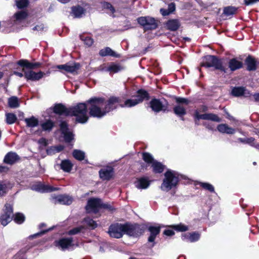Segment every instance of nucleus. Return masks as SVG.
<instances>
[{
  "label": "nucleus",
  "mask_w": 259,
  "mask_h": 259,
  "mask_svg": "<svg viewBox=\"0 0 259 259\" xmlns=\"http://www.w3.org/2000/svg\"><path fill=\"white\" fill-rule=\"evenodd\" d=\"M88 105L85 103H79L76 106L66 108L64 105L58 104L54 107V112L58 114H65L68 116H74L76 121L81 123H85L88 120L87 114Z\"/></svg>",
  "instance_id": "obj_1"
},
{
  "label": "nucleus",
  "mask_w": 259,
  "mask_h": 259,
  "mask_svg": "<svg viewBox=\"0 0 259 259\" xmlns=\"http://www.w3.org/2000/svg\"><path fill=\"white\" fill-rule=\"evenodd\" d=\"M90 114L92 116L101 118L110 111V107H105L104 100L102 98H91L87 101Z\"/></svg>",
  "instance_id": "obj_2"
},
{
  "label": "nucleus",
  "mask_w": 259,
  "mask_h": 259,
  "mask_svg": "<svg viewBox=\"0 0 259 259\" xmlns=\"http://www.w3.org/2000/svg\"><path fill=\"white\" fill-rule=\"evenodd\" d=\"M165 178L161 185L162 191L167 192L175 187L179 182V175L175 171L167 170L164 174Z\"/></svg>",
  "instance_id": "obj_3"
},
{
  "label": "nucleus",
  "mask_w": 259,
  "mask_h": 259,
  "mask_svg": "<svg viewBox=\"0 0 259 259\" xmlns=\"http://www.w3.org/2000/svg\"><path fill=\"white\" fill-rule=\"evenodd\" d=\"M201 66L205 67H213L215 69L220 70L224 72H226L227 70V68L222 65L220 60L215 56L211 55H208L204 58L203 62L201 63Z\"/></svg>",
  "instance_id": "obj_4"
},
{
  "label": "nucleus",
  "mask_w": 259,
  "mask_h": 259,
  "mask_svg": "<svg viewBox=\"0 0 259 259\" xmlns=\"http://www.w3.org/2000/svg\"><path fill=\"white\" fill-rule=\"evenodd\" d=\"M135 99H128L124 102L123 105L121 107H131L134 106L138 104L143 102L144 99H148L149 96L148 93L143 90H140L137 92V95L135 97Z\"/></svg>",
  "instance_id": "obj_5"
},
{
  "label": "nucleus",
  "mask_w": 259,
  "mask_h": 259,
  "mask_svg": "<svg viewBox=\"0 0 259 259\" xmlns=\"http://www.w3.org/2000/svg\"><path fill=\"white\" fill-rule=\"evenodd\" d=\"M138 22L145 30L155 29L158 27L157 21L151 17H141L138 19Z\"/></svg>",
  "instance_id": "obj_6"
},
{
  "label": "nucleus",
  "mask_w": 259,
  "mask_h": 259,
  "mask_svg": "<svg viewBox=\"0 0 259 259\" xmlns=\"http://www.w3.org/2000/svg\"><path fill=\"white\" fill-rule=\"evenodd\" d=\"M143 159L147 163H151L153 171L155 173L162 172L164 168V166L160 162L154 161L153 157L148 153H143Z\"/></svg>",
  "instance_id": "obj_7"
},
{
  "label": "nucleus",
  "mask_w": 259,
  "mask_h": 259,
  "mask_svg": "<svg viewBox=\"0 0 259 259\" xmlns=\"http://www.w3.org/2000/svg\"><path fill=\"white\" fill-rule=\"evenodd\" d=\"M13 208L10 204H6L5 206L4 212L0 217V222L2 225L6 226L10 223L12 219Z\"/></svg>",
  "instance_id": "obj_8"
},
{
  "label": "nucleus",
  "mask_w": 259,
  "mask_h": 259,
  "mask_svg": "<svg viewBox=\"0 0 259 259\" xmlns=\"http://www.w3.org/2000/svg\"><path fill=\"white\" fill-rule=\"evenodd\" d=\"M124 234L130 236L137 237L142 234L143 231L140 225H124Z\"/></svg>",
  "instance_id": "obj_9"
},
{
  "label": "nucleus",
  "mask_w": 259,
  "mask_h": 259,
  "mask_svg": "<svg viewBox=\"0 0 259 259\" xmlns=\"http://www.w3.org/2000/svg\"><path fill=\"white\" fill-rule=\"evenodd\" d=\"M124 225L113 224L110 226L108 233L112 237L120 238L124 234Z\"/></svg>",
  "instance_id": "obj_10"
},
{
  "label": "nucleus",
  "mask_w": 259,
  "mask_h": 259,
  "mask_svg": "<svg viewBox=\"0 0 259 259\" xmlns=\"http://www.w3.org/2000/svg\"><path fill=\"white\" fill-rule=\"evenodd\" d=\"M102 205V202L100 199L91 198L88 201L86 210L89 213L93 212L96 213L98 212L99 209L101 208Z\"/></svg>",
  "instance_id": "obj_11"
},
{
  "label": "nucleus",
  "mask_w": 259,
  "mask_h": 259,
  "mask_svg": "<svg viewBox=\"0 0 259 259\" xmlns=\"http://www.w3.org/2000/svg\"><path fill=\"white\" fill-rule=\"evenodd\" d=\"M22 72L24 73V77L27 80L38 81L42 78L45 75L42 71L35 72L32 70L22 68Z\"/></svg>",
  "instance_id": "obj_12"
},
{
  "label": "nucleus",
  "mask_w": 259,
  "mask_h": 259,
  "mask_svg": "<svg viewBox=\"0 0 259 259\" xmlns=\"http://www.w3.org/2000/svg\"><path fill=\"white\" fill-rule=\"evenodd\" d=\"M123 69V67L118 64L110 63L104 64L99 67V70L102 71L108 72L110 74L117 73Z\"/></svg>",
  "instance_id": "obj_13"
},
{
  "label": "nucleus",
  "mask_w": 259,
  "mask_h": 259,
  "mask_svg": "<svg viewBox=\"0 0 259 259\" xmlns=\"http://www.w3.org/2000/svg\"><path fill=\"white\" fill-rule=\"evenodd\" d=\"M56 245L63 250L73 247L75 245L72 238H62L56 242Z\"/></svg>",
  "instance_id": "obj_14"
},
{
  "label": "nucleus",
  "mask_w": 259,
  "mask_h": 259,
  "mask_svg": "<svg viewBox=\"0 0 259 259\" xmlns=\"http://www.w3.org/2000/svg\"><path fill=\"white\" fill-rule=\"evenodd\" d=\"M195 118L196 120L204 119V120H210L216 122H220L221 119L215 114L211 113H205L203 114H200L198 112H196L195 114ZM196 123L197 121H196Z\"/></svg>",
  "instance_id": "obj_15"
},
{
  "label": "nucleus",
  "mask_w": 259,
  "mask_h": 259,
  "mask_svg": "<svg viewBox=\"0 0 259 259\" xmlns=\"http://www.w3.org/2000/svg\"><path fill=\"white\" fill-rule=\"evenodd\" d=\"M80 65L78 63H67L64 65H58L57 68L62 69L66 72L74 73L79 69Z\"/></svg>",
  "instance_id": "obj_16"
},
{
  "label": "nucleus",
  "mask_w": 259,
  "mask_h": 259,
  "mask_svg": "<svg viewBox=\"0 0 259 259\" xmlns=\"http://www.w3.org/2000/svg\"><path fill=\"white\" fill-rule=\"evenodd\" d=\"M113 170L111 167L102 168L99 171V175L101 179L103 180H109L113 176Z\"/></svg>",
  "instance_id": "obj_17"
},
{
  "label": "nucleus",
  "mask_w": 259,
  "mask_h": 259,
  "mask_svg": "<svg viewBox=\"0 0 259 259\" xmlns=\"http://www.w3.org/2000/svg\"><path fill=\"white\" fill-rule=\"evenodd\" d=\"M17 63L20 66L23 67V68L30 70H32L41 66V63L39 62L30 63L26 60H20Z\"/></svg>",
  "instance_id": "obj_18"
},
{
  "label": "nucleus",
  "mask_w": 259,
  "mask_h": 259,
  "mask_svg": "<svg viewBox=\"0 0 259 259\" xmlns=\"http://www.w3.org/2000/svg\"><path fill=\"white\" fill-rule=\"evenodd\" d=\"M232 94L235 97L243 96L247 97L250 96V93L244 87H235L232 89Z\"/></svg>",
  "instance_id": "obj_19"
},
{
  "label": "nucleus",
  "mask_w": 259,
  "mask_h": 259,
  "mask_svg": "<svg viewBox=\"0 0 259 259\" xmlns=\"http://www.w3.org/2000/svg\"><path fill=\"white\" fill-rule=\"evenodd\" d=\"M19 159V156L15 152H10L6 154L4 161L9 164H13Z\"/></svg>",
  "instance_id": "obj_20"
},
{
  "label": "nucleus",
  "mask_w": 259,
  "mask_h": 259,
  "mask_svg": "<svg viewBox=\"0 0 259 259\" xmlns=\"http://www.w3.org/2000/svg\"><path fill=\"white\" fill-rule=\"evenodd\" d=\"M73 198L68 195H60L55 198V203H59L62 204L69 205L72 203Z\"/></svg>",
  "instance_id": "obj_21"
},
{
  "label": "nucleus",
  "mask_w": 259,
  "mask_h": 259,
  "mask_svg": "<svg viewBox=\"0 0 259 259\" xmlns=\"http://www.w3.org/2000/svg\"><path fill=\"white\" fill-rule=\"evenodd\" d=\"M180 26V23L178 20L171 19L167 21L165 24L166 28L171 31H176Z\"/></svg>",
  "instance_id": "obj_22"
},
{
  "label": "nucleus",
  "mask_w": 259,
  "mask_h": 259,
  "mask_svg": "<svg viewBox=\"0 0 259 259\" xmlns=\"http://www.w3.org/2000/svg\"><path fill=\"white\" fill-rule=\"evenodd\" d=\"M228 65L229 68L232 71L239 69L242 68L243 66L242 63L236 58L231 59L228 63Z\"/></svg>",
  "instance_id": "obj_23"
},
{
  "label": "nucleus",
  "mask_w": 259,
  "mask_h": 259,
  "mask_svg": "<svg viewBox=\"0 0 259 259\" xmlns=\"http://www.w3.org/2000/svg\"><path fill=\"white\" fill-rule=\"evenodd\" d=\"M217 130L222 134H233L235 129L229 126L227 124H220L217 126Z\"/></svg>",
  "instance_id": "obj_24"
},
{
  "label": "nucleus",
  "mask_w": 259,
  "mask_h": 259,
  "mask_svg": "<svg viewBox=\"0 0 259 259\" xmlns=\"http://www.w3.org/2000/svg\"><path fill=\"white\" fill-rule=\"evenodd\" d=\"M150 185V182L147 179L141 178L135 182V186L138 189H144L147 188Z\"/></svg>",
  "instance_id": "obj_25"
},
{
  "label": "nucleus",
  "mask_w": 259,
  "mask_h": 259,
  "mask_svg": "<svg viewBox=\"0 0 259 259\" xmlns=\"http://www.w3.org/2000/svg\"><path fill=\"white\" fill-rule=\"evenodd\" d=\"M159 227L151 226L148 228V230L150 232V235L148 238V241L149 242H153L155 239L156 236L160 232Z\"/></svg>",
  "instance_id": "obj_26"
},
{
  "label": "nucleus",
  "mask_w": 259,
  "mask_h": 259,
  "mask_svg": "<svg viewBox=\"0 0 259 259\" xmlns=\"http://www.w3.org/2000/svg\"><path fill=\"white\" fill-rule=\"evenodd\" d=\"M200 235L197 233L183 235L182 237V240L191 242H195L199 240Z\"/></svg>",
  "instance_id": "obj_27"
},
{
  "label": "nucleus",
  "mask_w": 259,
  "mask_h": 259,
  "mask_svg": "<svg viewBox=\"0 0 259 259\" xmlns=\"http://www.w3.org/2000/svg\"><path fill=\"white\" fill-rule=\"evenodd\" d=\"M150 107L155 112H158L162 110L163 106L161 102L157 99H153L150 102Z\"/></svg>",
  "instance_id": "obj_28"
},
{
  "label": "nucleus",
  "mask_w": 259,
  "mask_h": 259,
  "mask_svg": "<svg viewBox=\"0 0 259 259\" xmlns=\"http://www.w3.org/2000/svg\"><path fill=\"white\" fill-rule=\"evenodd\" d=\"M245 64L247 66V69L248 71H253L256 70V62L255 60L251 56H248L245 59Z\"/></svg>",
  "instance_id": "obj_29"
},
{
  "label": "nucleus",
  "mask_w": 259,
  "mask_h": 259,
  "mask_svg": "<svg viewBox=\"0 0 259 259\" xmlns=\"http://www.w3.org/2000/svg\"><path fill=\"white\" fill-rule=\"evenodd\" d=\"M99 55L102 57L109 56L112 57H119V55L116 54V53L109 47H106L101 50L99 52Z\"/></svg>",
  "instance_id": "obj_30"
},
{
  "label": "nucleus",
  "mask_w": 259,
  "mask_h": 259,
  "mask_svg": "<svg viewBox=\"0 0 259 259\" xmlns=\"http://www.w3.org/2000/svg\"><path fill=\"white\" fill-rule=\"evenodd\" d=\"M33 189L40 192H51L57 190L56 188H53L49 185H45L43 184H38Z\"/></svg>",
  "instance_id": "obj_31"
},
{
  "label": "nucleus",
  "mask_w": 259,
  "mask_h": 259,
  "mask_svg": "<svg viewBox=\"0 0 259 259\" xmlns=\"http://www.w3.org/2000/svg\"><path fill=\"white\" fill-rule=\"evenodd\" d=\"M73 164L68 159L62 160L60 163L61 169L65 172H70L71 170Z\"/></svg>",
  "instance_id": "obj_32"
},
{
  "label": "nucleus",
  "mask_w": 259,
  "mask_h": 259,
  "mask_svg": "<svg viewBox=\"0 0 259 259\" xmlns=\"http://www.w3.org/2000/svg\"><path fill=\"white\" fill-rule=\"evenodd\" d=\"M120 103V100L118 98L115 97H111L108 101V103L106 104H105V107H108V108L109 109V107H110V111L115 109L117 107V105Z\"/></svg>",
  "instance_id": "obj_33"
},
{
  "label": "nucleus",
  "mask_w": 259,
  "mask_h": 259,
  "mask_svg": "<svg viewBox=\"0 0 259 259\" xmlns=\"http://www.w3.org/2000/svg\"><path fill=\"white\" fill-rule=\"evenodd\" d=\"M72 14L76 18L81 17L85 13V10L80 7H73L72 8Z\"/></svg>",
  "instance_id": "obj_34"
},
{
  "label": "nucleus",
  "mask_w": 259,
  "mask_h": 259,
  "mask_svg": "<svg viewBox=\"0 0 259 259\" xmlns=\"http://www.w3.org/2000/svg\"><path fill=\"white\" fill-rule=\"evenodd\" d=\"M24 120L26 123L27 126L30 127H35L38 124V121L37 119L33 116L30 118H25Z\"/></svg>",
  "instance_id": "obj_35"
},
{
  "label": "nucleus",
  "mask_w": 259,
  "mask_h": 259,
  "mask_svg": "<svg viewBox=\"0 0 259 259\" xmlns=\"http://www.w3.org/2000/svg\"><path fill=\"white\" fill-rule=\"evenodd\" d=\"M174 111L176 115L180 117L184 116L186 113L185 108L180 105L176 106L174 108Z\"/></svg>",
  "instance_id": "obj_36"
},
{
  "label": "nucleus",
  "mask_w": 259,
  "mask_h": 259,
  "mask_svg": "<svg viewBox=\"0 0 259 259\" xmlns=\"http://www.w3.org/2000/svg\"><path fill=\"white\" fill-rule=\"evenodd\" d=\"M8 104L11 108H15L19 106L18 99L16 97H12L9 99Z\"/></svg>",
  "instance_id": "obj_37"
},
{
  "label": "nucleus",
  "mask_w": 259,
  "mask_h": 259,
  "mask_svg": "<svg viewBox=\"0 0 259 259\" xmlns=\"http://www.w3.org/2000/svg\"><path fill=\"white\" fill-rule=\"evenodd\" d=\"M6 122L9 124H11L15 122L17 120V117L13 113H8L6 114Z\"/></svg>",
  "instance_id": "obj_38"
},
{
  "label": "nucleus",
  "mask_w": 259,
  "mask_h": 259,
  "mask_svg": "<svg viewBox=\"0 0 259 259\" xmlns=\"http://www.w3.org/2000/svg\"><path fill=\"white\" fill-rule=\"evenodd\" d=\"M27 15L28 14L27 12L25 11H20L16 13L14 15V18H15L16 20L21 21L25 19L27 17Z\"/></svg>",
  "instance_id": "obj_39"
},
{
  "label": "nucleus",
  "mask_w": 259,
  "mask_h": 259,
  "mask_svg": "<svg viewBox=\"0 0 259 259\" xmlns=\"http://www.w3.org/2000/svg\"><path fill=\"white\" fill-rule=\"evenodd\" d=\"M73 156L75 159L82 160L84 158V153L80 150H74L73 152Z\"/></svg>",
  "instance_id": "obj_40"
},
{
  "label": "nucleus",
  "mask_w": 259,
  "mask_h": 259,
  "mask_svg": "<svg viewBox=\"0 0 259 259\" xmlns=\"http://www.w3.org/2000/svg\"><path fill=\"white\" fill-rule=\"evenodd\" d=\"M237 9L233 7H227L224 9V14L226 16L233 15L236 13Z\"/></svg>",
  "instance_id": "obj_41"
},
{
  "label": "nucleus",
  "mask_w": 259,
  "mask_h": 259,
  "mask_svg": "<svg viewBox=\"0 0 259 259\" xmlns=\"http://www.w3.org/2000/svg\"><path fill=\"white\" fill-rule=\"evenodd\" d=\"M41 127L44 131H50L54 126V122L51 120H47L41 124Z\"/></svg>",
  "instance_id": "obj_42"
},
{
  "label": "nucleus",
  "mask_w": 259,
  "mask_h": 259,
  "mask_svg": "<svg viewBox=\"0 0 259 259\" xmlns=\"http://www.w3.org/2000/svg\"><path fill=\"white\" fill-rule=\"evenodd\" d=\"M80 38L84 42V44L88 47L91 46L93 44V39L89 36H85L83 35H80Z\"/></svg>",
  "instance_id": "obj_43"
},
{
  "label": "nucleus",
  "mask_w": 259,
  "mask_h": 259,
  "mask_svg": "<svg viewBox=\"0 0 259 259\" xmlns=\"http://www.w3.org/2000/svg\"><path fill=\"white\" fill-rule=\"evenodd\" d=\"M25 220V216L21 213H17L14 215V221L17 224H22Z\"/></svg>",
  "instance_id": "obj_44"
},
{
  "label": "nucleus",
  "mask_w": 259,
  "mask_h": 259,
  "mask_svg": "<svg viewBox=\"0 0 259 259\" xmlns=\"http://www.w3.org/2000/svg\"><path fill=\"white\" fill-rule=\"evenodd\" d=\"M84 227L82 226H80L79 227H77L74 228L68 232V234L69 235H75L79 232H80L83 229H84Z\"/></svg>",
  "instance_id": "obj_45"
},
{
  "label": "nucleus",
  "mask_w": 259,
  "mask_h": 259,
  "mask_svg": "<svg viewBox=\"0 0 259 259\" xmlns=\"http://www.w3.org/2000/svg\"><path fill=\"white\" fill-rule=\"evenodd\" d=\"M63 134L66 142H70L73 139V135L69 131L63 133Z\"/></svg>",
  "instance_id": "obj_46"
},
{
  "label": "nucleus",
  "mask_w": 259,
  "mask_h": 259,
  "mask_svg": "<svg viewBox=\"0 0 259 259\" xmlns=\"http://www.w3.org/2000/svg\"><path fill=\"white\" fill-rule=\"evenodd\" d=\"M200 186L204 189L207 190L210 192H213L214 191L213 186L207 183H201Z\"/></svg>",
  "instance_id": "obj_47"
},
{
  "label": "nucleus",
  "mask_w": 259,
  "mask_h": 259,
  "mask_svg": "<svg viewBox=\"0 0 259 259\" xmlns=\"http://www.w3.org/2000/svg\"><path fill=\"white\" fill-rule=\"evenodd\" d=\"M16 2L17 7L19 9L26 7L28 4V0H19L17 1Z\"/></svg>",
  "instance_id": "obj_48"
},
{
  "label": "nucleus",
  "mask_w": 259,
  "mask_h": 259,
  "mask_svg": "<svg viewBox=\"0 0 259 259\" xmlns=\"http://www.w3.org/2000/svg\"><path fill=\"white\" fill-rule=\"evenodd\" d=\"M84 221L92 229H94L97 226V224L96 222L91 219L85 218L84 219Z\"/></svg>",
  "instance_id": "obj_49"
},
{
  "label": "nucleus",
  "mask_w": 259,
  "mask_h": 259,
  "mask_svg": "<svg viewBox=\"0 0 259 259\" xmlns=\"http://www.w3.org/2000/svg\"><path fill=\"white\" fill-rule=\"evenodd\" d=\"M173 228L179 231H186L188 229L187 226L182 224L173 226Z\"/></svg>",
  "instance_id": "obj_50"
},
{
  "label": "nucleus",
  "mask_w": 259,
  "mask_h": 259,
  "mask_svg": "<svg viewBox=\"0 0 259 259\" xmlns=\"http://www.w3.org/2000/svg\"><path fill=\"white\" fill-rule=\"evenodd\" d=\"M60 128L62 134L68 131V125L66 122L63 121L60 124Z\"/></svg>",
  "instance_id": "obj_51"
},
{
  "label": "nucleus",
  "mask_w": 259,
  "mask_h": 259,
  "mask_svg": "<svg viewBox=\"0 0 259 259\" xmlns=\"http://www.w3.org/2000/svg\"><path fill=\"white\" fill-rule=\"evenodd\" d=\"M254 139L252 138L247 139L246 143L249 144L251 146L255 147L257 149H259V145H255L253 143Z\"/></svg>",
  "instance_id": "obj_52"
},
{
  "label": "nucleus",
  "mask_w": 259,
  "mask_h": 259,
  "mask_svg": "<svg viewBox=\"0 0 259 259\" xmlns=\"http://www.w3.org/2000/svg\"><path fill=\"white\" fill-rule=\"evenodd\" d=\"M45 28L43 24H40L34 27L33 30L41 32L45 30Z\"/></svg>",
  "instance_id": "obj_53"
},
{
  "label": "nucleus",
  "mask_w": 259,
  "mask_h": 259,
  "mask_svg": "<svg viewBox=\"0 0 259 259\" xmlns=\"http://www.w3.org/2000/svg\"><path fill=\"white\" fill-rule=\"evenodd\" d=\"M47 152L49 155H53L57 153L55 146H51L47 150Z\"/></svg>",
  "instance_id": "obj_54"
},
{
  "label": "nucleus",
  "mask_w": 259,
  "mask_h": 259,
  "mask_svg": "<svg viewBox=\"0 0 259 259\" xmlns=\"http://www.w3.org/2000/svg\"><path fill=\"white\" fill-rule=\"evenodd\" d=\"M103 7L106 9H109L112 13H113L115 11L114 9L112 6L109 3L105 2L103 4Z\"/></svg>",
  "instance_id": "obj_55"
},
{
  "label": "nucleus",
  "mask_w": 259,
  "mask_h": 259,
  "mask_svg": "<svg viewBox=\"0 0 259 259\" xmlns=\"http://www.w3.org/2000/svg\"><path fill=\"white\" fill-rule=\"evenodd\" d=\"M6 193V186L5 185L0 184V196H3Z\"/></svg>",
  "instance_id": "obj_56"
},
{
  "label": "nucleus",
  "mask_w": 259,
  "mask_h": 259,
  "mask_svg": "<svg viewBox=\"0 0 259 259\" xmlns=\"http://www.w3.org/2000/svg\"><path fill=\"white\" fill-rule=\"evenodd\" d=\"M175 9H176V6H175V3H171L168 5V10L169 11L170 13L175 11Z\"/></svg>",
  "instance_id": "obj_57"
},
{
  "label": "nucleus",
  "mask_w": 259,
  "mask_h": 259,
  "mask_svg": "<svg viewBox=\"0 0 259 259\" xmlns=\"http://www.w3.org/2000/svg\"><path fill=\"white\" fill-rule=\"evenodd\" d=\"M258 2L259 0H244V4L246 6H249Z\"/></svg>",
  "instance_id": "obj_58"
},
{
  "label": "nucleus",
  "mask_w": 259,
  "mask_h": 259,
  "mask_svg": "<svg viewBox=\"0 0 259 259\" xmlns=\"http://www.w3.org/2000/svg\"><path fill=\"white\" fill-rule=\"evenodd\" d=\"M176 101L177 103H186V104H188V100L186 98H177L176 99Z\"/></svg>",
  "instance_id": "obj_59"
},
{
  "label": "nucleus",
  "mask_w": 259,
  "mask_h": 259,
  "mask_svg": "<svg viewBox=\"0 0 259 259\" xmlns=\"http://www.w3.org/2000/svg\"><path fill=\"white\" fill-rule=\"evenodd\" d=\"M164 234L166 235V236H172L174 234H175V232L173 230H165L164 231Z\"/></svg>",
  "instance_id": "obj_60"
},
{
  "label": "nucleus",
  "mask_w": 259,
  "mask_h": 259,
  "mask_svg": "<svg viewBox=\"0 0 259 259\" xmlns=\"http://www.w3.org/2000/svg\"><path fill=\"white\" fill-rule=\"evenodd\" d=\"M160 12L163 16H167L170 14L168 9H161Z\"/></svg>",
  "instance_id": "obj_61"
},
{
  "label": "nucleus",
  "mask_w": 259,
  "mask_h": 259,
  "mask_svg": "<svg viewBox=\"0 0 259 259\" xmlns=\"http://www.w3.org/2000/svg\"><path fill=\"white\" fill-rule=\"evenodd\" d=\"M101 208H106L107 209H109L110 210H112V207L111 205L108 204H103L102 203V205L101 206Z\"/></svg>",
  "instance_id": "obj_62"
},
{
  "label": "nucleus",
  "mask_w": 259,
  "mask_h": 259,
  "mask_svg": "<svg viewBox=\"0 0 259 259\" xmlns=\"http://www.w3.org/2000/svg\"><path fill=\"white\" fill-rule=\"evenodd\" d=\"M39 143L46 146L47 145V141L45 138H41L38 141Z\"/></svg>",
  "instance_id": "obj_63"
},
{
  "label": "nucleus",
  "mask_w": 259,
  "mask_h": 259,
  "mask_svg": "<svg viewBox=\"0 0 259 259\" xmlns=\"http://www.w3.org/2000/svg\"><path fill=\"white\" fill-rule=\"evenodd\" d=\"M57 153L63 150L64 147L62 145L55 146Z\"/></svg>",
  "instance_id": "obj_64"
}]
</instances>
